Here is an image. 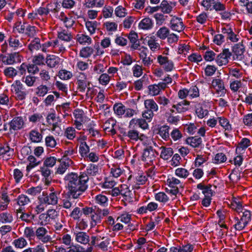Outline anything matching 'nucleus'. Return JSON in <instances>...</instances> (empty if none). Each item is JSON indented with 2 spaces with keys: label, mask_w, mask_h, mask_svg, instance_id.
Listing matches in <instances>:
<instances>
[{
  "label": "nucleus",
  "mask_w": 252,
  "mask_h": 252,
  "mask_svg": "<svg viewBox=\"0 0 252 252\" xmlns=\"http://www.w3.org/2000/svg\"><path fill=\"white\" fill-rule=\"evenodd\" d=\"M186 142L193 148H202L204 146L202 144V138L197 136L188 137L186 139Z\"/></svg>",
  "instance_id": "nucleus-14"
},
{
  "label": "nucleus",
  "mask_w": 252,
  "mask_h": 252,
  "mask_svg": "<svg viewBox=\"0 0 252 252\" xmlns=\"http://www.w3.org/2000/svg\"><path fill=\"white\" fill-rule=\"evenodd\" d=\"M175 174L180 178H186L189 174V171L184 168H178L175 170Z\"/></svg>",
  "instance_id": "nucleus-48"
},
{
  "label": "nucleus",
  "mask_w": 252,
  "mask_h": 252,
  "mask_svg": "<svg viewBox=\"0 0 252 252\" xmlns=\"http://www.w3.org/2000/svg\"><path fill=\"white\" fill-rule=\"evenodd\" d=\"M46 145L50 148H54L56 145V141L53 136H47L45 138Z\"/></svg>",
  "instance_id": "nucleus-57"
},
{
  "label": "nucleus",
  "mask_w": 252,
  "mask_h": 252,
  "mask_svg": "<svg viewBox=\"0 0 252 252\" xmlns=\"http://www.w3.org/2000/svg\"><path fill=\"white\" fill-rule=\"evenodd\" d=\"M176 2L169 3L167 0H163L159 6L161 11L166 14H169L172 10L173 7L175 6Z\"/></svg>",
  "instance_id": "nucleus-17"
},
{
  "label": "nucleus",
  "mask_w": 252,
  "mask_h": 252,
  "mask_svg": "<svg viewBox=\"0 0 252 252\" xmlns=\"http://www.w3.org/2000/svg\"><path fill=\"white\" fill-rule=\"evenodd\" d=\"M231 56V53L228 49H223L222 52L220 53L216 58V61L220 66L225 65L228 63V59Z\"/></svg>",
  "instance_id": "nucleus-5"
},
{
  "label": "nucleus",
  "mask_w": 252,
  "mask_h": 252,
  "mask_svg": "<svg viewBox=\"0 0 252 252\" xmlns=\"http://www.w3.org/2000/svg\"><path fill=\"white\" fill-rule=\"evenodd\" d=\"M137 125L139 127L143 129H147L148 127V125L146 121L143 119H132L129 123V126Z\"/></svg>",
  "instance_id": "nucleus-25"
},
{
  "label": "nucleus",
  "mask_w": 252,
  "mask_h": 252,
  "mask_svg": "<svg viewBox=\"0 0 252 252\" xmlns=\"http://www.w3.org/2000/svg\"><path fill=\"white\" fill-rule=\"evenodd\" d=\"M86 27L87 28L91 34H93L95 32V30L100 25L96 21H87L86 22Z\"/></svg>",
  "instance_id": "nucleus-34"
},
{
  "label": "nucleus",
  "mask_w": 252,
  "mask_h": 252,
  "mask_svg": "<svg viewBox=\"0 0 252 252\" xmlns=\"http://www.w3.org/2000/svg\"><path fill=\"white\" fill-rule=\"evenodd\" d=\"M144 105L146 109H149L151 111L157 112L158 110V106L156 102L152 99L145 100Z\"/></svg>",
  "instance_id": "nucleus-32"
},
{
  "label": "nucleus",
  "mask_w": 252,
  "mask_h": 252,
  "mask_svg": "<svg viewBox=\"0 0 252 252\" xmlns=\"http://www.w3.org/2000/svg\"><path fill=\"white\" fill-rule=\"evenodd\" d=\"M128 38L129 39L130 42L132 43L131 48L134 50L137 49L138 47L140 46L139 42L137 40V34L134 32H131L128 34Z\"/></svg>",
  "instance_id": "nucleus-22"
},
{
  "label": "nucleus",
  "mask_w": 252,
  "mask_h": 252,
  "mask_svg": "<svg viewBox=\"0 0 252 252\" xmlns=\"http://www.w3.org/2000/svg\"><path fill=\"white\" fill-rule=\"evenodd\" d=\"M56 163V159L54 157H50L46 158L43 162V166L48 168L52 167Z\"/></svg>",
  "instance_id": "nucleus-50"
},
{
  "label": "nucleus",
  "mask_w": 252,
  "mask_h": 252,
  "mask_svg": "<svg viewBox=\"0 0 252 252\" xmlns=\"http://www.w3.org/2000/svg\"><path fill=\"white\" fill-rule=\"evenodd\" d=\"M41 202L49 205H56L58 203V198L55 192L50 193L49 195L43 192L42 196L39 197Z\"/></svg>",
  "instance_id": "nucleus-3"
},
{
  "label": "nucleus",
  "mask_w": 252,
  "mask_h": 252,
  "mask_svg": "<svg viewBox=\"0 0 252 252\" xmlns=\"http://www.w3.org/2000/svg\"><path fill=\"white\" fill-rule=\"evenodd\" d=\"M36 77L32 75H28L23 78V81L24 82L28 87L34 86L36 82Z\"/></svg>",
  "instance_id": "nucleus-45"
},
{
  "label": "nucleus",
  "mask_w": 252,
  "mask_h": 252,
  "mask_svg": "<svg viewBox=\"0 0 252 252\" xmlns=\"http://www.w3.org/2000/svg\"><path fill=\"white\" fill-rule=\"evenodd\" d=\"M213 87L217 91H222L224 89V84L222 80L220 79H214L212 81Z\"/></svg>",
  "instance_id": "nucleus-43"
},
{
  "label": "nucleus",
  "mask_w": 252,
  "mask_h": 252,
  "mask_svg": "<svg viewBox=\"0 0 252 252\" xmlns=\"http://www.w3.org/2000/svg\"><path fill=\"white\" fill-rule=\"evenodd\" d=\"M153 27V22L149 18L143 19L139 24V27L143 30H149Z\"/></svg>",
  "instance_id": "nucleus-31"
},
{
  "label": "nucleus",
  "mask_w": 252,
  "mask_h": 252,
  "mask_svg": "<svg viewBox=\"0 0 252 252\" xmlns=\"http://www.w3.org/2000/svg\"><path fill=\"white\" fill-rule=\"evenodd\" d=\"M81 75L83 76H79L80 78L77 80L76 84L77 85V88L79 91L84 93L87 86L91 85V82L87 79V76L85 73H82Z\"/></svg>",
  "instance_id": "nucleus-11"
},
{
  "label": "nucleus",
  "mask_w": 252,
  "mask_h": 252,
  "mask_svg": "<svg viewBox=\"0 0 252 252\" xmlns=\"http://www.w3.org/2000/svg\"><path fill=\"white\" fill-rule=\"evenodd\" d=\"M148 89L150 94L152 95H158L160 92L159 86L156 84L149 86Z\"/></svg>",
  "instance_id": "nucleus-60"
},
{
  "label": "nucleus",
  "mask_w": 252,
  "mask_h": 252,
  "mask_svg": "<svg viewBox=\"0 0 252 252\" xmlns=\"http://www.w3.org/2000/svg\"><path fill=\"white\" fill-rule=\"evenodd\" d=\"M98 166L91 164L86 169V172H80L79 174L71 172L66 174L64 180L68 194L75 199H80L88 188V182L89 178L88 175L95 176L98 173Z\"/></svg>",
  "instance_id": "nucleus-1"
},
{
  "label": "nucleus",
  "mask_w": 252,
  "mask_h": 252,
  "mask_svg": "<svg viewBox=\"0 0 252 252\" xmlns=\"http://www.w3.org/2000/svg\"><path fill=\"white\" fill-rule=\"evenodd\" d=\"M60 165L57 168L56 173L63 174L69 166L72 164V161L69 158H63Z\"/></svg>",
  "instance_id": "nucleus-16"
},
{
  "label": "nucleus",
  "mask_w": 252,
  "mask_h": 252,
  "mask_svg": "<svg viewBox=\"0 0 252 252\" xmlns=\"http://www.w3.org/2000/svg\"><path fill=\"white\" fill-rule=\"evenodd\" d=\"M82 215V212L80 208L75 207L70 214V216L74 220H79Z\"/></svg>",
  "instance_id": "nucleus-46"
},
{
  "label": "nucleus",
  "mask_w": 252,
  "mask_h": 252,
  "mask_svg": "<svg viewBox=\"0 0 252 252\" xmlns=\"http://www.w3.org/2000/svg\"><path fill=\"white\" fill-rule=\"evenodd\" d=\"M147 180V178L145 175H138L136 177V184L133 187V188L138 189L139 188V186L136 185H144Z\"/></svg>",
  "instance_id": "nucleus-54"
},
{
  "label": "nucleus",
  "mask_w": 252,
  "mask_h": 252,
  "mask_svg": "<svg viewBox=\"0 0 252 252\" xmlns=\"http://www.w3.org/2000/svg\"><path fill=\"white\" fill-rule=\"evenodd\" d=\"M190 102L187 100H183L176 105H173L172 107L175 108L179 113L185 112L188 110Z\"/></svg>",
  "instance_id": "nucleus-19"
},
{
  "label": "nucleus",
  "mask_w": 252,
  "mask_h": 252,
  "mask_svg": "<svg viewBox=\"0 0 252 252\" xmlns=\"http://www.w3.org/2000/svg\"><path fill=\"white\" fill-rule=\"evenodd\" d=\"M148 44L150 47L151 50L152 51H155L156 49H159L160 45L158 43L155 41V38L151 37L150 40H148Z\"/></svg>",
  "instance_id": "nucleus-63"
},
{
  "label": "nucleus",
  "mask_w": 252,
  "mask_h": 252,
  "mask_svg": "<svg viewBox=\"0 0 252 252\" xmlns=\"http://www.w3.org/2000/svg\"><path fill=\"white\" fill-rule=\"evenodd\" d=\"M104 26L109 32H113L117 30L118 25L115 22H107L104 23Z\"/></svg>",
  "instance_id": "nucleus-49"
},
{
  "label": "nucleus",
  "mask_w": 252,
  "mask_h": 252,
  "mask_svg": "<svg viewBox=\"0 0 252 252\" xmlns=\"http://www.w3.org/2000/svg\"><path fill=\"white\" fill-rule=\"evenodd\" d=\"M48 91V88L45 85H40L36 88V94L38 96H44Z\"/></svg>",
  "instance_id": "nucleus-47"
},
{
  "label": "nucleus",
  "mask_w": 252,
  "mask_h": 252,
  "mask_svg": "<svg viewBox=\"0 0 252 252\" xmlns=\"http://www.w3.org/2000/svg\"><path fill=\"white\" fill-rule=\"evenodd\" d=\"M58 37L62 40L66 42L70 41L72 38L71 33L68 30H63L60 32H58Z\"/></svg>",
  "instance_id": "nucleus-30"
},
{
  "label": "nucleus",
  "mask_w": 252,
  "mask_h": 252,
  "mask_svg": "<svg viewBox=\"0 0 252 252\" xmlns=\"http://www.w3.org/2000/svg\"><path fill=\"white\" fill-rule=\"evenodd\" d=\"M77 40L78 42L83 45H85L86 44H90L92 42L91 38L86 35L84 34H78L76 36Z\"/></svg>",
  "instance_id": "nucleus-33"
},
{
  "label": "nucleus",
  "mask_w": 252,
  "mask_h": 252,
  "mask_svg": "<svg viewBox=\"0 0 252 252\" xmlns=\"http://www.w3.org/2000/svg\"><path fill=\"white\" fill-rule=\"evenodd\" d=\"M17 71L13 67H7L3 70V73L7 77L13 78L17 75Z\"/></svg>",
  "instance_id": "nucleus-37"
},
{
  "label": "nucleus",
  "mask_w": 252,
  "mask_h": 252,
  "mask_svg": "<svg viewBox=\"0 0 252 252\" xmlns=\"http://www.w3.org/2000/svg\"><path fill=\"white\" fill-rule=\"evenodd\" d=\"M233 52L234 54V60L241 61L244 58V53L245 47L242 44H236L233 47Z\"/></svg>",
  "instance_id": "nucleus-9"
},
{
  "label": "nucleus",
  "mask_w": 252,
  "mask_h": 252,
  "mask_svg": "<svg viewBox=\"0 0 252 252\" xmlns=\"http://www.w3.org/2000/svg\"><path fill=\"white\" fill-rule=\"evenodd\" d=\"M113 109L117 115L120 116L125 114L126 107L122 103H118L114 105Z\"/></svg>",
  "instance_id": "nucleus-36"
},
{
  "label": "nucleus",
  "mask_w": 252,
  "mask_h": 252,
  "mask_svg": "<svg viewBox=\"0 0 252 252\" xmlns=\"http://www.w3.org/2000/svg\"><path fill=\"white\" fill-rule=\"evenodd\" d=\"M169 129V126L167 125L161 126L158 128V134L165 141L170 139Z\"/></svg>",
  "instance_id": "nucleus-21"
},
{
  "label": "nucleus",
  "mask_w": 252,
  "mask_h": 252,
  "mask_svg": "<svg viewBox=\"0 0 252 252\" xmlns=\"http://www.w3.org/2000/svg\"><path fill=\"white\" fill-rule=\"evenodd\" d=\"M170 28L173 30L178 32L182 31L184 29V25L181 18L173 17L170 21Z\"/></svg>",
  "instance_id": "nucleus-12"
},
{
  "label": "nucleus",
  "mask_w": 252,
  "mask_h": 252,
  "mask_svg": "<svg viewBox=\"0 0 252 252\" xmlns=\"http://www.w3.org/2000/svg\"><path fill=\"white\" fill-rule=\"evenodd\" d=\"M76 241L82 244H88L90 241V237L85 232H78L74 233Z\"/></svg>",
  "instance_id": "nucleus-18"
},
{
  "label": "nucleus",
  "mask_w": 252,
  "mask_h": 252,
  "mask_svg": "<svg viewBox=\"0 0 252 252\" xmlns=\"http://www.w3.org/2000/svg\"><path fill=\"white\" fill-rule=\"evenodd\" d=\"M90 151V147L86 142H82L79 146V153L82 157H86L88 155Z\"/></svg>",
  "instance_id": "nucleus-38"
},
{
  "label": "nucleus",
  "mask_w": 252,
  "mask_h": 252,
  "mask_svg": "<svg viewBox=\"0 0 252 252\" xmlns=\"http://www.w3.org/2000/svg\"><path fill=\"white\" fill-rule=\"evenodd\" d=\"M32 62L37 65H42L44 64V57L43 55L38 54L35 56L32 59Z\"/></svg>",
  "instance_id": "nucleus-55"
},
{
  "label": "nucleus",
  "mask_w": 252,
  "mask_h": 252,
  "mask_svg": "<svg viewBox=\"0 0 252 252\" xmlns=\"http://www.w3.org/2000/svg\"><path fill=\"white\" fill-rule=\"evenodd\" d=\"M160 149L161 150L160 157L164 160H168L173 154V149L171 148L161 147Z\"/></svg>",
  "instance_id": "nucleus-27"
},
{
  "label": "nucleus",
  "mask_w": 252,
  "mask_h": 252,
  "mask_svg": "<svg viewBox=\"0 0 252 252\" xmlns=\"http://www.w3.org/2000/svg\"><path fill=\"white\" fill-rule=\"evenodd\" d=\"M127 136L131 141H137L138 140L142 141L144 135L143 134H140L136 130L132 129L129 130L127 132Z\"/></svg>",
  "instance_id": "nucleus-23"
},
{
  "label": "nucleus",
  "mask_w": 252,
  "mask_h": 252,
  "mask_svg": "<svg viewBox=\"0 0 252 252\" xmlns=\"http://www.w3.org/2000/svg\"><path fill=\"white\" fill-rule=\"evenodd\" d=\"M155 152L151 146L144 149L142 157V160L147 162H152L155 159Z\"/></svg>",
  "instance_id": "nucleus-10"
},
{
  "label": "nucleus",
  "mask_w": 252,
  "mask_h": 252,
  "mask_svg": "<svg viewBox=\"0 0 252 252\" xmlns=\"http://www.w3.org/2000/svg\"><path fill=\"white\" fill-rule=\"evenodd\" d=\"M236 223L234 225L235 228L237 230H243L251 220V214L249 211L245 210L243 213V215L240 220L238 218H235Z\"/></svg>",
  "instance_id": "nucleus-2"
},
{
  "label": "nucleus",
  "mask_w": 252,
  "mask_h": 252,
  "mask_svg": "<svg viewBox=\"0 0 252 252\" xmlns=\"http://www.w3.org/2000/svg\"><path fill=\"white\" fill-rule=\"evenodd\" d=\"M24 209V208L20 207L18 210H17V212L21 213V215H20L19 218L23 221H25L27 222H29L32 220L34 219V215H32L31 213H23L22 211Z\"/></svg>",
  "instance_id": "nucleus-26"
},
{
  "label": "nucleus",
  "mask_w": 252,
  "mask_h": 252,
  "mask_svg": "<svg viewBox=\"0 0 252 252\" xmlns=\"http://www.w3.org/2000/svg\"><path fill=\"white\" fill-rule=\"evenodd\" d=\"M216 56L215 53L213 51H207L203 56L204 59L206 61L211 62L213 61Z\"/></svg>",
  "instance_id": "nucleus-59"
},
{
  "label": "nucleus",
  "mask_w": 252,
  "mask_h": 252,
  "mask_svg": "<svg viewBox=\"0 0 252 252\" xmlns=\"http://www.w3.org/2000/svg\"><path fill=\"white\" fill-rule=\"evenodd\" d=\"M217 70V67L214 65H208L205 70V75L207 76H212Z\"/></svg>",
  "instance_id": "nucleus-64"
},
{
  "label": "nucleus",
  "mask_w": 252,
  "mask_h": 252,
  "mask_svg": "<svg viewBox=\"0 0 252 252\" xmlns=\"http://www.w3.org/2000/svg\"><path fill=\"white\" fill-rule=\"evenodd\" d=\"M24 124V120L22 117H15L9 123V130H13L14 131L20 130L23 128Z\"/></svg>",
  "instance_id": "nucleus-6"
},
{
  "label": "nucleus",
  "mask_w": 252,
  "mask_h": 252,
  "mask_svg": "<svg viewBox=\"0 0 252 252\" xmlns=\"http://www.w3.org/2000/svg\"><path fill=\"white\" fill-rule=\"evenodd\" d=\"M25 33L29 36H34L36 33L35 27L34 26H32L30 25H27Z\"/></svg>",
  "instance_id": "nucleus-62"
},
{
  "label": "nucleus",
  "mask_w": 252,
  "mask_h": 252,
  "mask_svg": "<svg viewBox=\"0 0 252 252\" xmlns=\"http://www.w3.org/2000/svg\"><path fill=\"white\" fill-rule=\"evenodd\" d=\"M213 4H214V0H203L201 1V5L205 8L206 10H212Z\"/></svg>",
  "instance_id": "nucleus-58"
},
{
  "label": "nucleus",
  "mask_w": 252,
  "mask_h": 252,
  "mask_svg": "<svg viewBox=\"0 0 252 252\" xmlns=\"http://www.w3.org/2000/svg\"><path fill=\"white\" fill-rule=\"evenodd\" d=\"M47 232L48 231L46 228L39 227L35 232V235L39 240L43 243H46L50 241L51 239V237L47 234Z\"/></svg>",
  "instance_id": "nucleus-7"
},
{
  "label": "nucleus",
  "mask_w": 252,
  "mask_h": 252,
  "mask_svg": "<svg viewBox=\"0 0 252 252\" xmlns=\"http://www.w3.org/2000/svg\"><path fill=\"white\" fill-rule=\"evenodd\" d=\"M94 52V49L91 47H85L83 48L80 51V56L83 58L90 57Z\"/></svg>",
  "instance_id": "nucleus-42"
},
{
  "label": "nucleus",
  "mask_w": 252,
  "mask_h": 252,
  "mask_svg": "<svg viewBox=\"0 0 252 252\" xmlns=\"http://www.w3.org/2000/svg\"><path fill=\"white\" fill-rule=\"evenodd\" d=\"M60 61L61 59L54 55H48L46 58V63L50 68L55 67L59 64Z\"/></svg>",
  "instance_id": "nucleus-15"
},
{
  "label": "nucleus",
  "mask_w": 252,
  "mask_h": 252,
  "mask_svg": "<svg viewBox=\"0 0 252 252\" xmlns=\"http://www.w3.org/2000/svg\"><path fill=\"white\" fill-rule=\"evenodd\" d=\"M158 61L166 71H170L174 68L173 62L171 60H169L166 57L159 55L158 57Z\"/></svg>",
  "instance_id": "nucleus-8"
},
{
  "label": "nucleus",
  "mask_w": 252,
  "mask_h": 252,
  "mask_svg": "<svg viewBox=\"0 0 252 252\" xmlns=\"http://www.w3.org/2000/svg\"><path fill=\"white\" fill-rule=\"evenodd\" d=\"M30 139L32 142H40L42 139V135L37 130H32L29 133Z\"/></svg>",
  "instance_id": "nucleus-29"
},
{
  "label": "nucleus",
  "mask_w": 252,
  "mask_h": 252,
  "mask_svg": "<svg viewBox=\"0 0 252 252\" xmlns=\"http://www.w3.org/2000/svg\"><path fill=\"white\" fill-rule=\"evenodd\" d=\"M101 222V217L97 213H94L91 215V227L93 228Z\"/></svg>",
  "instance_id": "nucleus-40"
},
{
  "label": "nucleus",
  "mask_w": 252,
  "mask_h": 252,
  "mask_svg": "<svg viewBox=\"0 0 252 252\" xmlns=\"http://www.w3.org/2000/svg\"><path fill=\"white\" fill-rule=\"evenodd\" d=\"M169 34V29L165 27H163L160 28L158 31V32H157L156 35L160 39H164L166 37H167Z\"/></svg>",
  "instance_id": "nucleus-35"
},
{
  "label": "nucleus",
  "mask_w": 252,
  "mask_h": 252,
  "mask_svg": "<svg viewBox=\"0 0 252 252\" xmlns=\"http://www.w3.org/2000/svg\"><path fill=\"white\" fill-rule=\"evenodd\" d=\"M196 114L197 116L202 119L208 114V111L205 105L198 104L196 108Z\"/></svg>",
  "instance_id": "nucleus-28"
},
{
  "label": "nucleus",
  "mask_w": 252,
  "mask_h": 252,
  "mask_svg": "<svg viewBox=\"0 0 252 252\" xmlns=\"http://www.w3.org/2000/svg\"><path fill=\"white\" fill-rule=\"evenodd\" d=\"M212 186H205L202 183L199 184L197 186V188L202 190V193L205 195V197H211L213 196V192L211 189Z\"/></svg>",
  "instance_id": "nucleus-24"
},
{
  "label": "nucleus",
  "mask_w": 252,
  "mask_h": 252,
  "mask_svg": "<svg viewBox=\"0 0 252 252\" xmlns=\"http://www.w3.org/2000/svg\"><path fill=\"white\" fill-rule=\"evenodd\" d=\"M12 215L7 212L0 214V220L2 223H10L13 221Z\"/></svg>",
  "instance_id": "nucleus-39"
},
{
  "label": "nucleus",
  "mask_w": 252,
  "mask_h": 252,
  "mask_svg": "<svg viewBox=\"0 0 252 252\" xmlns=\"http://www.w3.org/2000/svg\"><path fill=\"white\" fill-rule=\"evenodd\" d=\"M72 73L66 70H61L59 72V76L61 79L67 80L72 77Z\"/></svg>",
  "instance_id": "nucleus-56"
},
{
  "label": "nucleus",
  "mask_w": 252,
  "mask_h": 252,
  "mask_svg": "<svg viewBox=\"0 0 252 252\" xmlns=\"http://www.w3.org/2000/svg\"><path fill=\"white\" fill-rule=\"evenodd\" d=\"M73 114L75 118L76 119L75 120H78L80 121H84V115L83 110L80 109L75 110L73 112Z\"/></svg>",
  "instance_id": "nucleus-61"
},
{
  "label": "nucleus",
  "mask_w": 252,
  "mask_h": 252,
  "mask_svg": "<svg viewBox=\"0 0 252 252\" xmlns=\"http://www.w3.org/2000/svg\"><path fill=\"white\" fill-rule=\"evenodd\" d=\"M69 250L66 251L64 249H62L60 250V252H92L93 248L89 247L87 249H85L79 245H71L69 247Z\"/></svg>",
  "instance_id": "nucleus-13"
},
{
  "label": "nucleus",
  "mask_w": 252,
  "mask_h": 252,
  "mask_svg": "<svg viewBox=\"0 0 252 252\" xmlns=\"http://www.w3.org/2000/svg\"><path fill=\"white\" fill-rule=\"evenodd\" d=\"M17 204L21 208H22V206L28 204L30 202V199L29 197L24 194L19 195L17 199Z\"/></svg>",
  "instance_id": "nucleus-44"
},
{
  "label": "nucleus",
  "mask_w": 252,
  "mask_h": 252,
  "mask_svg": "<svg viewBox=\"0 0 252 252\" xmlns=\"http://www.w3.org/2000/svg\"><path fill=\"white\" fill-rule=\"evenodd\" d=\"M1 61L4 64L12 65L21 62V56L18 53L9 54L7 56L1 55Z\"/></svg>",
  "instance_id": "nucleus-4"
},
{
  "label": "nucleus",
  "mask_w": 252,
  "mask_h": 252,
  "mask_svg": "<svg viewBox=\"0 0 252 252\" xmlns=\"http://www.w3.org/2000/svg\"><path fill=\"white\" fill-rule=\"evenodd\" d=\"M40 48H41V44L40 39L39 38L33 39L28 45V49L32 53L37 52Z\"/></svg>",
  "instance_id": "nucleus-20"
},
{
  "label": "nucleus",
  "mask_w": 252,
  "mask_h": 252,
  "mask_svg": "<svg viewBox=\"0 0 252 252\" xmlns=\"http://www.w3.org/2000/svg\"><path fill=\"white\" fill-rule=\"evenodd\" d=\"M96 202L101 206H106L108 205V198L102 194H98L95 196Z\"/></svg>",
  "instance_id": "nucleus-41"
},
{
  "label": "nucleus",
  "mask_w": 252,
  "mask_h": 252,
  "mask_svg": "<svg viewBox=\"0 0 252 252\" xmlns=\"http://www.w3.org/2000/svg\"><path fill=\"white\" fill-rule=\"evenodd\" d=\"M13 244L15 247L22 249L27 244V242L24 238L21 237L18 239L15 240L13 242Z\"/></svg>",
  "instance_id": "nucleus-51"
},
{
  "label": "nucleus",
  "mask_w": 252,
  "mask_h": 252,
  "mask_svg": "<svg viewBox=\"0 0 252 252\" xmlns=\"http://www.w3.org/2000/svg\"><path fill=\"white\" fill-rule=\"evenodd\" d=\"M155 199L159 202L165 203L168 200L169 198L165 193L160 192L156 194Z\"/></svg>",
  "instance_id": "nucleus-52"
},
{
  "label": "nucleus",
  "mask_w": 252,
  "mask_h": 252,
  "mask_svg": "<svg viewBox=\"0 0 252 252\" xmlns=\"http://www.w3.org/2000/svg\"><path fill=\"white\" fill-rule=\"evenodd\" d=\"M188 95L191 96L192 98L196 97L199 96V90L196 86H192L188 90Z\"/></svg>",
  "instance_id": "nucleus-53"
}]
</instances>
